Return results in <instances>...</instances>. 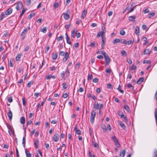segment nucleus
<instances>
[{"mask_svg":"<svg viewBox=\"0 0 157 157\" xmlns=\"http://www.w3.org/2000/svg\"><path fill=\"white\" fill-rule=\"evenodd\" d=\"M96 112L94 110H93L91 112L90 117V121L92 124L94 122V120L96 115Z\"/></svg>","mask_w":157,"mask_h":157,"instance_id":"nucleus-1","label":"nucleus"},{"mask_svg":"<svg viewBox=\"0 0 157 157\" xmlns=\"http://www.w3.org/2000/svg\"><path fill=\"white\" fill-rule=\"evenodd\" d=\"M103 105L101 104H98L97 102H95L94 104V108L96 109H101L103 107Z\"/></svg>","mask_w":157,"mask_h":157,"instance_id":"nucleus-2","label":"nucleus"},{"mask_svg":"<svg viewBox=\"0 0 157 157\" xmlns=\"http://www.w3.org/2000/svg\"><path fill=\"white\" fill-rule=\"evenodd\" d=\"M59 131H57L56 132L55 134L54 135L53 140L55 142H58L59 139Z\"/></svg>","mask_w":157,"mask_h":157,"instance_id":"nucleus-3","label":"nucleus"},{"mask_svg":"<svg viewBox=\"0 0 157 157\" xmlns=\"http://www.w3.org/2000/svg\"><path fill=\"white\" fill-rule=\"evenodd\" d=\"M105 58V60L106 62V64L107 65H108L110 63V59L109 58V56L107 54L105 55L104 56Z\"/></svg>","mask_w":157,"mask_h":157,"instance_id":"nucleus-4","label":"nucleus"},{"mask_svg":"<svg viewBox=\"0 0 157 157\" xmlns=\"http://www.w3.org/2000/svg\"><path fill=\"white\" fill-rule=\"evenodd\" d=\"M6 126L7 127V128L8 129V132L9 134L11 135V134L10 132V131L12 134H14V131L11 128V127L10 124H6Z\"/></svg>","mask_w":157,"mask_h":157,"instance_id":"nucleus-5","label":"nucleus"},{"mask_svg":"<svg viewBox=\"0 0 157 157\" xmlns=\"http://www.w3.org/2000/svg\"><path fill=\"white\" fill-rule=\"evenodd\" d=\"M23 7V4L22 2L21 1H20L18 4H17L16 9L17 10H20Z\"/></svg>","mask_w":157,"mask_h":157,"instance_id":"nucleus-6","label":"nucleus"},{"mask_svg":"<svg viewBox=\"0 0 157 157\" xmlns=\"http://www.w3.org/2000/svg\"><path fill=\"white\" fill-rule=\"evenodd\" d=\"M9 111L7 115L10 120L11 121L12 118V112L10 110V108H9Z\"/></svg>","mask_w":157,"mask_h":157,"instance_id":"nucleus-7","label":"nucleus"},{"mask_svg":"<svg viewBox=\"0 0 157 157\" xmlns=\"http://www.w3.org/2000/svg\"><path fill=\"white\" fill-rule=\"evenodd\" d=\"M30 28L29 27H28L26 28V29H25L21 33V36H23L28 31L30 30Z\"/></svg>","mask_w":157,"mask_h":157,"instance_id":"nucleus-8","label":"nucleus"},{"mask_svg":"<svg viewBox=\"0 0 157 157\" xmlns=\"http://www.w3.org/2000/svg\"><path fill=\"white\" fill-rule=\"evenodd\" d=\"M87 13V10L86 9H84L82 13L81 18L82 19H84L86 17Z\"/></svg>","mask_w":157,"mask_h":157,"instance_id":"nucleus-9","label":"nucleus"},{"mask_svg":"<svg viewBox=\"0 0 157 157\" xmlns=\"http://www.w3.org/2000/svg\"><path fill=\"white\" fill-rule=\"evenodd\" d=\"M64 55V57L63 59V62L64 63L69 58V54L67 52H66Z\"/></svg>","mask_w":157,"mask_h":157,"instance_id":"nucleus-10","label":"nucleus"},{"mask_svg":"<svg viewBox=\"0 0 157 157\" xmlns=\"http://www.w3.org/2000/svg\"><path fill=\"white\" fill-rule=\"evenodd\" d=\"M12 9L11 8H9L5 11V14L6 16L12 13Z\"/></svg>","mask_w":157,"mask_h":157,"instance_id":"nucleus-11","label":"nucleus"},{"mask_svg":"<svg viewBox=\"0 0 157 157\" xmlns=\"http://www.w3.org/2000/svg\"><path fill=\"white\" fill-rule=\"evenodd\" d=\"M106 37H102V43L101 44V48L103 49L105 44V41L106 40Z\"/></svg>","mask_w":157,"mask_h":157,"instance_id":"nucleus-12","label":"nucleus"},{"mask_svg":"<svg viewBox=\"0 0 157 157\" xmlns=\"http://www.w3.org/2000/svg\"><path fill=\"white\" fill-rule=\"evenodd\" d=\"M118 122L120 126L124 129H125L126 128V126L121 121H119Z\"/></svg>","mask_w":157,"mask_h":157,"instance_id":"nucleus-13","label":"nucleus"},{"mask_svg":"<svg viewBox=\"0 0 157 157\" xmlns=\"http://www.w3.org/2000/svg\"><path fill=\"white\" fill-rule=\"evenodd\" d=\"M63 18L66 20H68L70 18V15L67 13H63Z\"/></svg>","mask_w":157,"mask_h":157,"instance_id":"nucleus-14","label":"nucleus"},{"mask_svg":"<svg viewBox=\"0 0 157 157\" xmlns=\"http://www.w3.org/2000/svg\"><path fill=\"white\" fill-rule=\"evenodd\" d=\"M151 52V51L149 49H146L144 51L143 54L144 55L147 54L149 55L150 54Z\"/></svg>","mask_w":157,"mask_h":157,"instance_id":"nucleus-15","label":"nucleus"},{"mask_svg":"<svg viewBox=\"0 0 157 157\" xmlns=\"http://www.w3.org/2000/svg\"><path fill=\"white\" fill-rule=\"evenodd\" d=\"M123 108L125 109L128 112H130V110L129 106L127 105H125L124 106Z\"/></svg>","mask_w":157,"mask_h":157,"instance_id":"nucleus-16","label":"nucleus"},{"mask_svg":"<svg viewBox=\"0 0 157 157\" xmlns=\"http://www.w3.org/2000/svg\"><path fill=\"white\" fill-rule=\"evenodd\" d=\"M65 36L66 37V41L67 43L69 44H71V42L70 40V38L67 33H65Z\"/></svg>","mask_w":157,"mask_h":157,"instance_id":"nucleus-17","label":"nucleus"},{"mask_svg":"<svg viewBox=\"0 0 157 157\" xmlns=\"http://www.w3.org/2000/svg\"><path fill=\"white\" fill-rule=\"evenodd\" d=\"M144 77L140 78L137 81V83L138 84H140L144 81Z\"/></svg>","mask_w":157,"mask_h":157,"instance_id":"nucleus-18","label":"nucleus"},{"mask_svg":"<svg viewBox=\"0 0 157 157\" xmlns=\"http://www.w3.org/2000/svg\"><path fill=\"white\" fill-rule=\"evenodd\" d=\"M135 33L137 35H139L140 34V27L137 26L135 29Z\"/></svg>","mask_w":157,"mask_h":157,"instance_id":"nucleus-19","label":"nucleus"},{"mask_svg":"<svg viewBox=\"0 0 157 157\" xmlns=\"http://www.w3.org/2000/svg\"><path fill=\"white\" fill-rule=\"evenodd\" d=\"M20 122L23 124H24L25 123V119L24 117H22L20 118Z\"/></svg>","mask_w":157,"mask_h":157,"instance_id":"nucleus-20","label":"nucleus"},{"mask_svg":"<svg viewBox=\"0 0 157 157\" xmlns=\"http://www.w3.org/2000/svg\"><path fill=\"white\" fill-rule=\"evenodd\" d=\"M118 115L121 117V118H122V117H124V115L123 113L121 110H119L117 112Z\"/></svg>","mask_w":157,"mask_h":157,"instance_id":"nucleus-21","label":"nucleus"},{"mask_svg":"<svg viewBox=\"0 0 157 157\" xmlns=\"http://www.w3.org/2000/svg\"><path fill=\"white\" fill-rule=\"evenodd\" d=\"M126 152V151L125 150L122 151L121 152H120L119 155L122 157H124Z\"/></svg>","mask_w":157,"mask_h":157,"instance_id":"nucleus-22","label":"nucleus"},{"mask_svg":"<svg viewBox=\"0 0 157 157\" xmlns=\"http://www.w3.org/2000/svg\"><path fill=\"white\" fill-rule=\"evenodd\" d=\"M21 55V53H19L17 55L16 57V59L17 61H19L20 60Z\"/></svg>","mask_w":157,"mask_h":157,"instance_id":"nucleus-23","label":"nucleus"},{"mask_svg":"<svg viewBox=\"0 0 157 157\" xmlns=\"http://www.w3.org/2000/svg\"><path fill=\"white\" fill-rule=\"evenodd\" d=\"M39 140L38 139L36 140L34 143V144L36 148H38L39 145Z\"/></svg>","mask_w":157,"mask_h":157,"instance_id":"nucleus-24","label":"nucleus"},{"mask_svg":"<svg viewBox=\"0 0 157 157\" xmlns=\"http://www.w3.org/2000/svg\"><path fill=\"white\" fill-rule=\"evenodd\" d=\"M25 153L26 157H31V154L30 153L27 149L25 150Z\"/></svg>","mask_w":157,"mask_h":157,"instance_id":"nucleus-25","label":"nucleus"},{"mask_svg":"<svg viewBox=\"0 0 157 157\" xmlns=\"http://www.w3.org/2000/svg\"><path fill=\"white\" fill-rule=\"evenodd\" d=\"M58 55L56 53H53L52 54V59L54 60L56 59L57 58Z\"/></svg>","mask_w":157,"mask_h":157,"instance_id":"nucleus-26","label":"nucleus"},{"mask_svg":"<svg viewBox=\"0 0 157 157\" xmlns=\"http://www.w3.org/2000/svg\"><path fill=\"white\" fill-rule=\"evenodd\" d=\"M114 142L117 147H119L120 145L119 143V142L117 139H115V140L114 141Z\"/></svg>","mask_w":157,"mask_h":157,"instance_id":"nucleus-27","label":"nucleus"},{"mask_svg":"<svg viewBox=\"0 0 157 157\" xmlns=\"http://www.w3.org/2000/svg\"><path fill=\"white\" fill-rule=\"evenodd\" d=\"M25 136L26 135H25V136L23 137L22 139V144L24 147H25Z\"/></svg>","mask_w":157,"mask_h":157,"instance_id":"nucleus-28","label":"nucleus"},{"mask_svg":"<svg viewBox=\"0 0 157 157\" xmlns=\"http://www.w3.org/2000/svg\"><path fill=\"white\" fill-rule=\"evenodd\" d=\"M34 82L32 80L28 82V83L27 84V86L29 87H30L31 86V85L33 84Z\"/></svg>","mask_w":157,"mask_h":157,"instance_id":"nucleus-29","label":"nucleus"},{"mask_svg":"<svg viewBox=\"0 0 157 157\" xmlns=\"http://www.w3.org/2000/svg\"><path fill=\"white\" fill-rule=\"evenodd\" d=\"M120 40L118 38L115 39L113 41V43L114 44H116L117 43H118L120 42Z\"/></svg>","mask_w":157,"mask_h":157,"instance_id":"nucleus-30","label":"nucleus"},{"mask_svg":"<svg viewBox=\"0 0 157 157\" xmlns=\"http://www.w3.org/2000/svg\"><path fill=\"white\" fill-rule=\"evenodd\" d=\"M127 86L128 88H131L132 90H134V87L130 83L128 84L127 85Z\"/></svg>","mask_w":157,"mask_h":157,"instance_id":"nucleus-31","label":"nucleus"},{"mask_svg":"<svg viewBox=\"0 0 157 157\" xmlns=\"http://www.w3.org/2000/svg\"><path fill=\"white\" fill-rule=\"evenodd\" d=\"M136 18V17L135 16H130L128 17V19L131 21H133Z\"/></svg>","mask_w":157,"mask_h":157,"instance_id":"nucleus-32","label":"nucleus"},{"mask_svg":"<svg viewBox=\"0 0 157 157\" xmlns=\"http://www.w3.org/2000/svg\"><path fill=\"white\" fill-rule=\"evenodd\" d=\"M35 13H32L30 14L28 17L27 18L29 19H31L35 15Z\"/></svg>","mask_w":157,"mask_h":157,"instance_id":"nucleus-33","label":"nucleus"},{"mask_svg":"<svg viewBox=\"0 0 157 157\" xmlns=\"http://www.w3.org/2000/svg\"><path fill=\"white\" fill-rule=\"evenodd\" d=\"M101 128L103 130V131L104 132H106V129L105 126V124H102L101 125Z\"/></svg>","mask_w":157,"mask_h":157,"instance_id":"nucleus-34","label":"nucleus"},{"mask_svg":"<svg viewBox=\"0 0 157 157\" xmlns=\"http://www.w3.org/2000/svg\"><path fill=\"white\" fill-rule=\"evenodd\" d=\"M155 14V12L151 13L148 14V16L149 18H151V17L154 16Z\"/></svg>","mask_w":157,"mask_h":157,"instance_id":"nucleus-35","label":"nucleus"},{"mask_svg":"<svg viewBox=\"0 0 157 157\" xmlns=\"http://www.w3.org/2000/svg\"><path fill=\"white\" fill-rule=\"evenodd\" d=\"M89 46L91 47H95V43L94 42H91L89 45Z\"/></svg>","mask_w":157,"mask_h":157,"instance_id":"nucleus-36","label":"nucleus"},{"mask_svg":"<svg viewBox=\"0 0 157 157\" xmlns=\"http://www.w3.org/2000/svg\"><path fill=\"white\" fill-rule=\"evenodd\" d=\"M40 31L44 33H45L47 31L46 28V27H44L43 28L41 29Z\"/></svg>","mask_w":157,"mask_h":157,"instance_id":"nucleus-37","label":"nucleus"},{"mask_svg":"<svg viewBox=\"0 0 157 157\" xmlns=\"http://www.w3.org/2000/svg\"><path fill=\"white\" fill-rule=\"evenodd\" d=\"M99 33L101 35L102 38V37H106L105 35V33L104 32L101 31L99 32Z\"/></svg>","mask_w":157,"mask_h":157,"instance_id":"nucleus-38","label":"nucleus"},{"mask_svg":"<svg viewBox=\"0 0 157 157\" xmlns=\"http://www.w3.org/2000/svg\"><path fill=\"white\" fill-rule=\"evenodd\" d=\"M121 53L123 56H126L127 55V53L124 50H122L121 52Z\"/></svg>","mask_w":157,"mask_h":157,"instance_id":"nucleus-39","label":"nucleus"},{"mask_svg":"<svg viewBox=\"0 0 157 157\" xmlns=\"http://www.w3.org/2000/svg\"><path fill=\"white\" fill-rule=\"evenodd\" d=\"M22 104L23 106H25L26 104V101L25 98H23L22 99Z\"/></svg>","mask_w":157,"mask_h":157,"instance_id":"nucleus-40","label":"nucleus"},{"mask_svg":"<svg viewBox=\"0 0 157 157\" xmlns=\"http://www.w3.org/2000/svg\"><path fill=\"white\" fill-rule=\"evenodd\" d=\"M121 87L120 85H119L118 88L117 89L121 93H124V90H121Z\"/></svg>","mask_w":157,"mask_h":157,"instance_id":"nucleus-41","label":"nucleus"},{"mask_svg":"<svg viewBox=\"0 0 157 157\" xmlns=\"http://www.w3.org/2000/svg\"><path fill=\"white\" fill-rule=\"evenodd\" d=\"M122 44H127L126 40L124 39H122L120 40V41Z\"/></svg>","mask_w":157,"mask_h":157,"instance_id":"nucleus-42","label":"nucleus"},{"mask_svg":"<svg viewBox=\"0 0 157 157\" xmlns=\"http://www.w3.org/2000/svg\"><path fill=\"white\" fill-rule=\"evenodd\" d=\"M93 77L92 74H89L88 76L87 79L88 80H91Z\"/></svg>","mask_w":157,"mask_h":157,"instance_id":"nucleus-43","label":"nucleus"},{"mask_svg":"<svg viewBox=\"0 0 157 157\" xmlns=\"http://www.w3.org/2000/svg\"><path fill=\"white\" fill-rule=\"evenodd\" d=\"M125 32L123 30H121L120 31V34L122 36H124L125 35Z\"/></svg>","mask_w":157,"mask_h":157,"instance_id":"nucleus-44","label":"nucleus"},{"mask_svg":"<svg viewBox=\"0 0 157 157\" xmlns=\"http://www.w3.org/2000/svg\"><path fill=\"white\" fill-rule=\"evenodd\" d=\"M5 14L3 13H2L0 16V20H2L4 17Z\"/></svg>","mask_w":157,"mask_h":157,"instance_id":"nucleus-45","label":"nucleus"},{"mask_svg":"<svg viewBox=\"0 0 157 157\" xmlns=\"http://www.w3.org/2000/svg\"><path fill=\"white\" fill-rule=\"evenodd\" d=\"M63 87L64 89H66L68 87V85L65 83L62 84Z\"/></svg>","mask_w":157,"mask_h":157,"instance_id":"nucleus-46","label":"nucleus"},{"mask_svg":"<svg viewBox=\"0 0 157 157\" xmlns=\"http://www.w3.org/2000/svg\"><path fill=\"white\" fill-rule=\"evenodd\" d=\"M31 1L32 0H26L25 2L26 5L27 6H29L30 4Z\"/></svg>","mask_w":157,"mask_h":157,"instance_id":"nucleus-47","label":"nucleus"},{"mask_svg":"<svg viewBox=\"0 0 157 157\" xmlns=\"http://www.w3.org/2000/svg\"><path fill=\"white\" fill-rule=\"evenodd\" d=\"M8 101L9 102L11 103L12 102L13 98L11 97H10L8 98Z\"/></svg>","mask_w":157,"mask_h":157,"instance_id":"nucleus-48","label":"nucleus"},{"mask_svg":"<svg viewBox=\"0 0 157 157\" xmlns=\"http://www.w3.org/2000/svg\"><path fill=\"white\" fill-rule=\"evenodd\" d=\"M136 6H135L133 8H131L130 10L129 9L128 12L131 13V12H132L135 9L136 7Z\"/></svg>","mask_w":157,"mask_h":157,"instance_id":"nucleus-49","label":"nucleus"},{"mask_svg":"<svg viewBox=\"0 0 157 157\" xmlns=\"http://www.w3.org/2000/svg\"><path fill=\"white\" fill-rule=\"evenodd\" d=\"M136 67L135 65H133L132 66L130 69L131 70H134L136 68Z\"/></svg>","mask_w":157,"mask_h":157,"instance_id":"nucleus-50","label":"nucleus"},{"mask_svg":"<svg viewBox=\"0 0 157 157\" xmlns=\"http://www.w3.org/2000/svg\"><path fill=\"white\" fill-rule=\"evenodd\" d=\"M93 82L95 83H97L98 82V80L97 78H94L93 79Z\"/></svg>","mask_w":157,"mask_h":157,"instance_id":"nucleus-51","label":"nucleus"},{"mask_svg":"<svg viewBox=\"0 0 157 157\" xmlns=\"http://www.w3.org/2000/svg\"><path fill=\"white\" fill-rule=\"evenodd\" d=\"M79 46V43H76L74 44L73 47H75L76 48H78Z\"/></svg>","mask_w":157,"mask_h":157,"instance_id":"nucleus-52","label":"nucleus"},{"mask_svg":"<svg viewBox=\"0 0 157 157\" xmlns=\"http://www.w3.org/2000/svg\"><path fill=\"white\" fill-rule=\"evenodd\" d=\"M45 101H46V99H44L43 101L42 102L41 104L39 103L38 104V105H40V107L41 106H43L44 105Z\"/></svg>","mask_w":157,"mask_h":157,"instance_id":"nucleus-53","label":"nucleus"},{"mask_svg":"<svg viewBox=\"0 0 157 157\" xmlns=\"http://www.w3.org/2000/svg\"><path fill=\"white\" fill-rule=\"evenodd\" d=\"M63 37L62 36V35H60V36H59L57 38V40L58 41H59L60 40H62L63 39Z\"/></svg>","mask_w":157,"mask_h":157,"instance_id":"nucleus-54","label":"nucleus"},{"mask_svg":"<svg viewBox=\"0 0 157 157\" xmlns=\"http://www.w3.org/2000/svg\"><path fill=\"white\" fill-rule=\"evenodd\" d=\"M66 75L67 77H68L70 74L69 71V70L67 69V68L66 70Z\"/></svg>","mask_w":157,"mask_h":157,"instance_id":"nucleus-55","label":"nucleus"},{"mask_svg":"<svg viewBox=\"0 0 157 157\" xmlns=\"http://www.w3.org/2000/svg\"><path fill=\"white\" fill-rule=\"evenodd\" d=\"M127 44L129 45V44H133V43L134 41H132V40H128V41H127Z\"/></svg>","mask_w":157,"mask_h":157,"instance_id":"nucleus-56","label":"nucleus"},{"mask_svg":"<svg viewBox=\"0 0 157 157\" xmlns=\"http://www.w3.org/2000/svg\"><path fill=\"white\" fill-rule=\"evenodd\" d=\"M122 118H123L125 120V121L126 123H127L128 122V120L127 118V117L126 116H124L123 117H122Z\"/></svg>","mask_w":157,"mask_h":157,"instance_id":"nucleus-57","label":"nucleus"},{"mask_svg":"<svg viewBox=\"0 0 157 157\" xmlns=\"http://www.w3.org/2000/svg\"><path fill=\"white\" fill-rule=\"evenodd\" d=\"M105 71L106 73L109 74L111 72V70L109 68H107L105 70Z\"/></svg>","mask_w":157,"mask_h":157,"instance_id":"nucleus-58","label":"nucleus"},{"mask_svg":"<svg viewBox=\"0 0 157 157\" xmlns=\"http://www.w3.org/2000/svg\"><path fill=\"white\" fill-rule=\"evenodd\" d=\"M112 86L111 84L110 83H109L107 84V88L109 89H111L112 88Z\"/></svg>","mask_w":157,"mask_h":157,"instance_id":"nucleus-59","label":"nucleus"},{"mask_svg":"<svg viewBox=\"0 0 157 157\" xmlns=\"http://www.w3.org/2000/svg\"><path fill=\"white\" fill-rule=\"evenodd\" d=\"M142 28L144 30H146L147 29V26L145 25H143L142 26Z\"/></svg>","mask_w":157,"mask_h":157,"instance_id":"nucleus-60","label":"nucleus"},{"mask_svg":"<svg viewBox=\"0 0 157 157\" xmlns=\"http://www.w3.org/2000/svg\"><path fill=\"white\" fill-rule=\"evenodd\" d=\"M68 96V94L67 93L63 94L62 95V97L64 98H66Z\"/></svg>","mask_w":157,"mask_h":157,"instance_id":"nucleus-61","label":"nucleus"},{"mask_svg":"<svg viewBox=\"0 0 157 157\" xmlns=\"http://www.w3.org/2000/svg\"><path fill=\"white\" fill-rule=\"evenodd\" d=\"M70 24H68L65 26V28L66 29H68L70 28Z\"/></svg>","mask_w":157,"mask_h":157,"instance_id":"nucleus-62","label":"nucleus"},{"mask_svg":"<svg viewBox=\"0 0 157 157\" xmlns=\"http://www.w3.org/2000/svg\"><path fill=\"white\" fill-rule=\"evenodd\" d=\"M65 54V53L64 52L62 51L59 52V55L62 56H63Z\"/></svg>","mask_w":157,"mask_h":157,"instance_id":"nucleus-63","label":"nucleus"},{"mask_svg":"<svg viewBox=\"0 0 157 157\" xmlns=\"http://www.w3.org/2000/svg\"><path fill=\"white\" fill-rule=\"evenodd\" d=\"M154 115L155 117H157V108L155 109Z\"/></svg>","mask_w":157,"mask_h":157,"instance_id":"nucleus-64","label":"nucleus"}]
</instances>
